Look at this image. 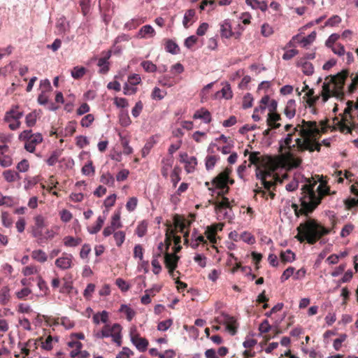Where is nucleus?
Masks as SVG:
<instances>
[{"label":"nucleus","mask_w":358,"mask_h":358,"mask_svg":"<svg viewBox=\"0 0 358 358\" xmlns=\"http://www.w3.org/2000/svg\"><path fill=\"white\" fill-rule=\"evenodd\" d=\"M302 126L298 124L294 128L293 132L287 134L285 138L279 142V152H282L294 150L299 152L315 150L320 152L321 144L317 142L320 130L315 121L302 120Z\"/></svg>","instance_id":"f257e3e1"},{"label":"nucleus","mask_w":358,"mask_h":358,"mask_svg":"<svg viewBox=\"0 0 358 358\" xmlns=\"http://www.w3.org/2000/svg\"><path fill=\"white\" fill-rule=\"evenodd\" d=\"M317 182L314 181L313 183L310 182L309 184L304 185L301 188L302 196L300 198L301 207L300 208L297 204H292V208L294 210L296 217L300 215L308 216L321 203L324 196L331 194L326 182H321L315 191L314 188Z\"/></svg>","instance_id":"f03ea898"},{"label":"nucleus","mask_w":358,"mask_h":358,"mask_svg":"<svg viewBox=\"0 0 358 358\" xmlns=\"http://www.w3.org/2000/svg\"><path fill=\"white\" fill-rule=\"evenodd\" d=\"M331 228H327L312 218L301 223L296 228L295 238L300 243L306 242L310 245L317 243L322 237L331 233Z\"/></svg>","instance_id":"7ed1b4c3"},{"label":"nucleus","mask_w":358,"mask_h":358,"mask_svg":"<svg viewBox=\"0 0 358 358\" xmlns=\"http://www.w3.org/2000/svg\"><path fill=\"white\" fill-rule=\"evenodd\" d=\"M348 76V71L343 70L330 78L327 77L322 85L321 92L322 99L324 103L328 101L331 96L341 98L343 96V85L345 80Z\"/></svg>","instance_id":"20e7f679"},{"label":"nucleus","mask_w":358,"mask_h":358,"mask_svg":"<svg viewBox=\"0 0 358 358\" xmlns=\"http://www.w3.org/2000/svg\"><path fill=\"white\" fill-rule=\"evenodd\" d=\"M20 141L24 143V149L31 153L36 150V146L41 143L43 141V136L41 133H32V130L27 129L22 131L18 136Z\"/></svg>","instance_id":"39448f33"},{"label":"nucleus","mask_w":358,"mask_h":358,"mask_svg":"<svg viewBox=\"0 0 358 358\" xmlns=\"http://www.w3.org/2000/svg\"><path fill=\"white\" fill-rule=\"evenodd\" d=\"M23 116V111L20 110L18 105H13L10 110L6 112L3 120L8 123V127L12 131L18 129L21 126L20 119Z\"/></svg>","instance_id":"423d86ee"},{"label":"nucleus","mask_w":358,"mask_h":358,"mask_svg":"<svg viewBox=\"0 0 358 358\" xmlns=\"http://www.w3.org/2000/svg\"><path fill=\"white\" fill-rule=\"evenodd\" d=\"M230 173L231 170L226 169L213 179L212 185H214L215 188L220 189L217 193L218 196H224L225 194H228L229 191L228 181Z\"/></svg>","instance_id":"0eeeda50"},{"label":"nucleus","mask_w":358,"mask_h":358,"mask_svg":"<svg viewBox=\"0 0 358 358\" xmlns=\"http://www.w3.org/2000/svg\"><path fill=\"white\" fill-rule=\"evenodd\" d=\"M221 197V201L212 202V203L215 206V213L217 215L218 218L220 220H231L232 219L231 202L227 197Z\"/></svg>","instance_id":"6e6552de"},{"label":"nucleus","mask_w":358,"mask_h":358,"mask_svg":"<svg viewBox=\"0 0 358 358\" xmlns=\"http://www.w3.org/2000/svg\"><path fill=\"white\" fill-rule=\"evenodd\" d=\"M103 331L102 335L105 338L111 337L112 341L117 344V346L122 345V327L120 324L115 323L112 326L105 324L101 329Z\"/></svg>","instance_id":"1a4fd4ad"},{"label":"nucleus","mask_w":358,"mask_h":358,"mask_svg":"<svg viewBox=\"0 0 358 358\" xmlns=\"http://www.w3.org/2000/svg\"><path fill=\"white\" fill-rule=\"evenodd\" d=\"M99 10L104 22H109L115 13L114 3L111 0H99Z\"/></svg>","instance_id":"9d476101"},{"label":"nucleus","mask_w":358,"mask_h":358,"mask_svg":"<svg viewBox=\"0 0 358 358\" xmlns=\"http://www.w3.org/2000/svg\"><path fill=\"white\" fill-rule=\"evenodd\" d=\"M215 322L223 324L226 326L227 330L231 334L235 335L237 331V322L234 317L222 313L215 319Z\"/></svg>","instance_id":"9b49d317"},{"label":"nucleus","mask_w":358,"mask_h":358,"mask_svg":"<svg viewBox=\"0 0 358 358\" xmlns=\"http://www.w3.org/2000/svg\"><path fill=\"white\" fill-rule=\"evenodd\" d=\"M13 154L8 145H0V166L3 168L11 166L13 164Z\"/></svg>","instance_id":"f8f14e48"},{"label":"nucleus","mask_w":358,"mask_h":358,"mask_svg":"<svg viewBox=\"0 0 358 358\" xmlns=\"http://www.w3.org/2000/svg\"><path fill=\"white\" fill-rule=\"evenodd\" d=\"M180 257L176 254H169L167 252L164 255V264L166 267L169 269V273L173 278H175L174 271L178 266V262Z\"/></svg>","instance_id":"ddd939ff"},{"label":"nucleus","mask_w":358,"mask_h":358,"mask_svg":"<svg viewBox=\"0 0 358 358\" xmlns=\"http://www.w3.org/2000/svg\"><path fill=\"white\" fill-rule=\"evenodd\" d=\"M73 256L71 254L64 252L62 257L55 260V265L62 270H67L73 266Z\"/></svg>","instance_id":"4468645a"},{"label":"nucleus","mask_w":358,"mask_h":358,"mask_svg":"<svg viewBox=\"0 0 358 358\" xmlns=\"http://www.w3.org/2000/svg\"><path fill=\"white\" fill-rule=\"evenodd\" d=\"M131 341L140 352H145L149 345L148 341L145 338L141 337L138 333H130Z\"/></svg>","instance_id":"2eb2a0df"},{"label":"nucleus","mask_w":358,"mask_h":358,"mask_svg":"<svg viewBox=\"0 0 358 358\" xmlns=\"http://www.w3.org/2000/svg\"><path fill=\"white\" fill-rule=\"evenodd\" d=\"M182 162L185 163V169L187 173H192L194 171L195 167L197 164V160L195 157H188L187 155H180Z\"/></svg>","instance_id":"dca6fc26"},{"label":"nucleus","mask_w":358,"mask_h":358,"mask_svg":"<svg viewBox=\"0 0 358 358\" xmlns=\"http://www.w3.org/2000/svg\"><path fill=\"white\" fill-rule=\"evenodd\" d=\"M262 175L266 179H270L273 180H280L278 175L274 174L273 170L272 169H260L259 166L256 169V177L257 179L262 180Z\"/></svg>","instance_id":"f3484780"},{"label":"nucleus","mask_w":358,"mask_h":358,"mask_svg":"<svg viewBox=\"0 0 358 358\" xmlns=\"http://www.w3.org/2000/svg\"><path fill=\"white\" fill-rule=\"evenodd\" d=\"M191 222L185 219L179 215H176L173 217V224L177 230L183 233L186 228L190 226Z\"/></svg>","instance_id":"a211bd4d"},{"label":"nucleus","mask_w":358,"mask_h":358,"mask_svg":"<svg viewBox=\"0 0 358 358\" xmlns=\"http://www.w3.org/2000/svg\"><path fill=\"white\" fill-rule=\"evenodd\" d=\"M41 111L40 110H34L28 113L25 117V123L28 127L35 126L37 119L40 117Z\"/></svg>","instance_id":"6ab92c4d"},{"label":"nucleus","mask_w":358,"mask_h":358,"mask_svg":"<svg viewBox=\"0 0 358 358\" xmlns=\"http://www.w3.org/2000/svg\"><path fill=\"white\" fill-rule=\"evenodd\" d=\"M110 55L111 52L108 51L105 57L99 59L97 65L100 67V73L105 74L109 71V62L108 60L110 57Z\"/></svg>","instance_id":"aec40b11"},{"label":"nucleus","mask_w":358,"mask_h":358,"mask_svg":"<svg viewBox=\"0 0 358 358\" xmlns=\"http://www.w3.org/2000/svg\"><path fill=\"white\" fill-rule=\"evenodd\" d=\"M281 119L280 115L277 113H269L266 120L268 126L272 129H278L280 127V124L277 122Z\"/></svg>","instance_id":"412c9836"},{"label":"nucleus","mask_w":358,"mask_h":358,"mask_svg":"<svg viewBox=\"0 0 358 358\" xmlns=\"http://www.w3.org/2000/svg\"><path fill=\"white\" fill-rule=\"evenodd\" d=\"M194 119H202L204 122L209 123L211 121V115L210 113L206 108H201L199 110H197L194 115Z\"/></svg>","instance_id":"4be33fe9"},{"label":"nucleus","mask_w":358,"mask_h":358,"mask_svg":"<svg viewBox=\"0 0 358 358\" xmlns=\"http://www.w3.org/2000/svg\"><path fill=\"white\" fill-rule=\"evenodd\" d=\"M221 34L222 37H225L227 38L230 37L237 38L239 36L238 32H234L232 31L231 24H222Z\"/></svg>","instance_id":"5701e85b"},{"label":"nucleus","mask_w":358,"mask_h":358,"mask_svg":"<svg viewBox=\"0 0 358 358\" xmlns=\"http://www.w3.org/2000/svg\"><path fill=\"white\" fill-rule=\"evenodd\" d=\"M296 101L294 99H290L287 102L284 113L288 118L291 119L294 117L296 114Z\"/></svg>","instance_id":"b1692460"},{"label":"nucleus","mask_w":358,"mask_h":358,"mask_svg":"<svg viewBox=\"0 0 358 358\" xmlns=\"http://www.w3.org/2000/svg\"><path fill=\"white\" fill-rule=\"evenodd\" d=\"M285 157L288 163V164L292 168H297L299 167L301 162L302 159L301 158H297L294 156V155L292 153V151L290 152H286L285 153Z\"/></svg>","instance_id":"393cba45"},{"label":"nucleus","mask_w":358,"mask_h":358,"mask_svg":"<svg viewBox=\"0 0 358 358\" xmlns=\"http://www.w3.org/2000/svg\"><path fill=\"white\" fill-rule=\"evenodd\" d=\"M297 65L299 66H301L303 73L307 76H311L314 72V67L313 64L310 62L306 61L304 59H301L298 62Z\"/></svg>","instance_id":"a878e982"},{"label":"nucleus","mask_w":358,"mask_h":358,"mask_svg":"<svg viewBox=\"0 0 358 358\" xmlns=\"http://www.w3.org/2000/svg\"><path fill=\"white\" fill-rule=\"evenodd\" d=\"M348 121V120L346 119V117H343L341 121L338 122V126L339 130L341 132H343V133L346 132V133L352 134V130H354L357 127V125L355 124L352 123V124H351L350 126H349L346 122Z\"/></svg>","instance_id":"bb28decb"},{"label":"nucleus","mask_w":358,"mask_h":358,"mask_svg":"<svg viewBox=\"0 0 358 358\" xmlns=\"http://www.w3.org/2000/svg\"><path fill=\"white\" fill-rule=\"evenodd\" d=\"M245 3L253 9H259L262 11H266L268 8L267 3L264 1L245 0Z\"/></svg>","instance_id":"cd10ccee"},{"label":"nucleus","mask_w":358,"mask_h":358,"mask_svg":"<svg viewBox=\"0 0 358 358\" xmlns=\"http://www.w3.org/2000/svg\"><path fill=\"white\" fill-rule=\"evenodd\" d=\"M2 176L4 180L8 182H13L20 179V174L10 169L6 170L3 172Z\"/></svg>","instance_id":"c85d7f7f"},{"label":"nucleus","mask_w":358,"mask_h":358,"mask_svg":"<svg viewBox=\"0 0 358 358\" xmlns=\"http://www.w3.org/2000/svg\"><path fill=\"white\" fill-rule=\"evenodd\" d=\"M155 29L150 24H146L139 30L138 37L151 38L155 35Z\"/></svg>","instance_id":"c756f323"},{"label":"nucleus","mask_w":358,"mask_h":358,"mask_svg":"<svg viewBox=\"0 0 358 358\" xmlns=\"http://www.w3.org/2000/svg\"><path fill=\"white\" fill-rule=\"evenodd\" d=\"M177 229L175 227L173 228L172 226H169L166 230L165 234V242H166V250L167 251L169 246L171 244L172 238L176 235Z\"/></svg>","instance_id":"7c9ffc66"},{"label":"nucleus","mask_w":358,"mask_h":358,"mask_svg":"<svg viewBox=\"0 0 358 358\" xmlns=\"http://www.w3.org/2000/svg\"><path fill=\"white\" fill-rule=\"evenodd\" d=\"M164 45L166 50L173 55L178 54L180 52L178 45L171 39L166 40Z\"/></svg>","instance_id":"2f4dec72"},{"label":"nucleus","mask_w":358,"mask_h":358,"mask_svg":"<svg viewBox=\"0 0 358 358\" xmlns=\"http://www.w3.org/2000/svg\"><path fill=\"white\" fill-rule=\"evenodd\" d=\"M100 182L109 187H113L115 185V178L109 172L103 173L100 177Z\"/></svg>","instance_id":"473e14b6"},{"label":"nucleus","mask_w":358,"mask_h":358,"mask_svg":"<svg viewBox=\"0 0 358 358\" xmlns=\"http://www.w3.org/2000/svg\"><path fill=\"white\" fill-rule=\"evenodd\" d=\"M108 321V313L106 310L97 313L93 315V322L96 324H99L100 322L106 323Z\"/></svg>","instance_id":"72a5a7b5"},{"label":"nucleus","mask_w":358,"mask_h":358,"mask_svg":"<svg viewBox=\"0 0 358 358\" xmlns=\"http://www.w3.org/2000/svg\"><path fill=\"white\" fill-rule=\"evenodd\" d=\"M64 244L66 247H76L82 243L80 238H74L71 236H67L64 238Z\"/></svg>","instance_id":"f704fd0d"},{"label":"nucleus","mask_w":358,"mask_h":358,"mask_svg":"<svg viewBox=\"0 0 358 358\" xmlns=\"http://www.w3.org/2000/svg\"><path fill=\"white\" fill-rule=\"evenodd\" d=\"M10 289L8 286H4L0 291V303L2 305H6L10 301Z\"/></svg>","instance_id":"c9c22d12"},{"label":"nucleus","mask_w":358,"mask_h":358,"mask_svg":"<svg viewBox=\"0 0 358 358\" xmlns=\"http://www.w3.org/2000/svg\"><path fill=\"white\" fill-rule=\"evenodd\" d=\"M31 257L41 263H43L47 261L48 257L44 251L42 250H36L31 252Z\"/></svg>","instance_id":"e433bc0d"},{"label":"nucleus","mask_w":358,"mask_h":358,"mask_svg":"<svg viewBox=\"0 0 358 358\" xmlns=\"http://www.w3.org/2000/svg\"><path fill=\"white\" fill-rule=\"evenodd\" d=\"M104 221H105L104 217L99 216L96 220L95 225L92 226L90 228H88V231L91 234H95L98 233L101 230V229L104 223Z\"/></svg>","instance_id":"4c0bfd02"},{"label":"nucleus","mask_w":358,"mask_h":358,"mask_svg":"<svg viewBox=\"0 0 358 358\" xmlns=\"http://www.w3.org/2000/svg\"><path fill=\"white\" fill-rule=\"evenodd\" d=\"M87 69L83 66H75L71 72V76L76 80H78L84 76L86 73Z\"/></svg>","instance_id":"58836bf2"},{"label":"nucleus","mask_w":358,"mask_h":358,"mask_svg":"<svg viewBox=\"0 0 358 358\" xmlns=\"http://www.w3.org/2000/svg\"><path fill=\"white\" fill-rule=\"evenodd\" d=\"M120 311L126 315L128 321H131V320L136 315V312L127 305L122 304L120 306Z\"/></svg>","instance_id":"ea45409f"},{"label":"nucleus","mask_w":358,"mask_h":358,"mask_svg":"<svg viewBox=\"0 0 358 358\" xmlns=\"http://www.w3.org/2000/svg\"><path fill=\"white\" fill-rule=\"evenodd\" d=\"M280 260L284 262H291L295 259V254L290 250H287L280 253Z\"/></svg>","instance_id":"a19ab883"},{"label":"nucleus","mask_w":358,"mask_h":358,"mask_svg":"<svg viewBox=\"0 0 358 358\" xmlns=\"http://www.w3.org/2000/svg\"><path fill=\"white\" fill-rule=\"evenodd\" d=\"M81 12L84 16H87L90 13L91 0H79Z\"/></svg>","instance_id":"79ce46f5"},{"label":"nucleus","mask_w":358,"mask_h":358,"mask_svg":"<svg viewBox=\"0 0 358 358\" xmlns=\"http://www.w3.org/2000/svg\"><path fill=\"white\" fill-rule=\"evenodd\" d=\"M15 205V199L12 196H3L0 192V206H5L6 207H12Z\"/></svg>","instance_id":"37998d69"},{"label":"nucleus","mask_w":358,"mask_h":358,"mask_svg":"<svg viewBox=\"0 0 358 358\" xmlns=\"http://www.w3.org/2000/svg\"><path fill=\"white\" fill-rule=\"evenodd\" d=\"M62 155V150H56L52 152L46 162L49 166H54L59 160Z\"/></svg>","instance_id":"c03bdc74"},{"label":"nucleus","mask_w":358,"mask_h":358,"mask_svg":"<svg viewBox=\"0 0 358 358\" xmlns=\"http://www.w3.org/2000/svg\"><path fill=\"white\" fill-rule=\"evenodd\" d=\"M110 225L113 227L115 229H120L122 227V224L120 222V211L118 210L114 213L112 216V220L110 222Z\"/></svg>","instance_id":"a18cd8bd"},{"label":"nucleus","mask_w":358,"mask_h":358,"mask_svg":"<svg viewBox=\"0 0 358 358\" xmlns=\"http://www.w3.org/2000/svg\"><path fill=\"white\" fill-rule=\"evenodd\" d=\"M43 229L31 228V234L33 237L36 238L38 243H45V238L43 233Z\"/></svg>","instance_id":"49530a36"},{"label":"nucleus","mask_w":358,"mask_h":358,"mask_svg":"<svg viewBox=\"0 0 358 358\" xmlns=\"http://www.w3.org/2000/svg\"><path fill=\"white\" fill-rule=\"evenodd\" d=\"M216 234L217 229H213V227H210V226L207 227L205 234L210 243H216Z\"/></svg>","instance_id":"de8ad7c7"},{"label":"nucleus","mask_w":358,"mask_h":358,"mask_svg":"<svg viewBox=\"0 0 358 358\" xmlns=\"http://www.w3.org/2000/svg\"><path fill=\"white\" fill-rule=\"evenodd\" d=\"M219 157L215 155H208L206 158V168L207 170L213 169Z\"/></svg>","instance_id":"09e8293b"},{"label":"nucleus","mask_w":358,"mask_h":358,"mask_svg":"<svg viewBox=\"0 0 358 358\" xmlns=\"http://www.w3.org/2000/svg\"><path fill=\"white\" fill-rule=\"evenodd\" d=\"M34 224L32 228L43 229L45 227V219L41 215H36L34 218Z\"/></svg>","instance_id":"8fccbe9b"},{"label":"nucleus","mask_w":358,"mask_h":358,"mask_svg":"<svg viewBox=\"0 0 358 358\" xmlns=\"http://www.w3.org/2000/svg\"><path fill=\"white\" fill-rule=\"evenodd\" d=\"M81 171L83 174L85 176L94 175L95 169L93 166L92 162L89 161L84 166H83Z\"/></svg>","instance_id":"3c124183"},{"label":"nucleus","mask_w":358,"mask_h":358,"mask_svg":"<svg viewBox=\"0 0 358 358\" xmlns=\"http://www.w3.org/2000/svg\"><path fill=\"white\" fill-rule=\"evenodd\" d=\"M141 66L148 73H153L157 71V66L150 61H143L141 62Z\"/></svg>","instance_id":"603ef678"},{"label":"nucleus","mask_w":358,"mask_h":358,"mask_svg":"<svg viewBox=\"0 0 358 358\" xmlns=\"http://www.w3.org/2000/svg\"><path fill=\"white\" fill-rule=\"evenodd\" d=\"M116 245L120 247L125 240V233L122 231H118L113 234Z\"/></svg>","instance_id":"864d4df0"},{"label":"nucleus","mask_w":358,"mask_h":358,"mask_svg":"<svg viewBox=\"0 0 358 358\" xmlns=\"http://www.w3.org/2000/svg\"><path fill=\"white\" fill-rule=\"evenodd\" d=\"M173 320L168 319L162 322H159L157 325V330L161 331H165L168 330L173 324Z\"/></svg>","instance_id":"5fc2aeb1"},{"label":"nucleus","mask_w":358,"mask_h":358,"mask_svg":"<svg viewBox=\"0 0 358 358\" xmlns=\"http://www.w3.org/2000/svg\"><path fill=\"white\" fill-rule=\"evenodd\" d=\"M259 155L260 153L259 152H253L250 154V164H248V166H250L252 164L257 166L259 164L261 163Z\"/></svg>","instance_id":"6e6d98bb"},{"label":"nucleus","mask_w":358,"mask_h":358,"mask_svg":"<svg viewBox=\"0 0 358 358\" xmlns=\"http://www.w3.org/2000/svg\"><path fill=\"white\" fill-rule=\"evenodd\" d=\"M2 224L5 227H10L13 224V220L8 212H2L1 213Z\"/></svg>","instance_id":"4d7b16f0"},{"label":"nucleus","mask_w":358,"mask_h":358,"mask_svg":"<svg viewBox=\"0 0 358 358\" xmlns=\"http://www.w3.org/2000/svg\"><path fill=\"white\" fill-rule=\"evenodd\" d=\"M94 115L92 114H87L82 118L80 124L83 127H89L94 122Z\"/></svg>","instance_id":"13d9d810"},{"label":"nucleus","mask_w":358,"mask_h":358,"mask_svg":"<svg viewBox=\"0 0 358 358\" xmlns=\"http://www.w3.org/2000/svg\"><path fill=\"white\" fill-rule=\"evenodd\" d=\"M150 295H155L154 289L145 290V294L143 296L141 299V303L145 305L149 304L151 302Z\"/></svg>","instance_id":"bf43d9fd"},{"label":"nucleus","mask_w":358,"mask_h":358,"mask_svg":"<svg viewBox=\"0 0 358 358\" xmlns=\"http://www.w3.org/2000/svg\"><path fill=\"white\" fill-rule=\"evenodd\" d=\"M115 284L122 292H127L130 288L129 283L120 278L116 279Z\"/></svg>","instance_id":"052dcab7"},{"label":"nucleus","mask_w":358,"mask_h":358,"mask_svg":"<svg viewBox=\"0 0 358 358\" xmlns=\"http://www.w3.org/2000/svg\"><path fill=\"white\" fill-rule=\"evenodd\" d=\"M253 97L251 94H246L243 100V108L246 109L252 106Z\"/></svg>","instance_id":"680f3d73"},{"label":"nucleus","mask_w":358,"mask_h":358,"mask_svg":"<svg viewBox=\"0 0 358 358\" xmlns=\"http://www.w3.org/2000/svg\"><path fill=\"white\" fill-rule=\"evenodd\" d=\"M29 164L27 159H22L20 161L16 166V169L19 172H27L29 170Z\"/></svg>","instance_id":"e2e57ef3"},{"label":"nucleus","mask_w":358,"mask_h":358,"mask_svg":"<svg viewBox=\"0 0 358 358\" xmlns=\"http://www.w3.org/2000/svg\"><path fill=\"white\" fill-rule=\"evenodd\" d=\"M180 170L178 167H175L171 174V181L174 187H176L178 182L180 180V177L179 175Z\"/></svg>","instance_id":"0e129e2a"},{"label":"nucleus","mask_w":358,"mask_h":358,"mask_svg":"<svg viewBox=\"0 0 358 358\" xmlns=\"http://www.w3.org/2000/svg\"><path fill=\"white\" fill-rule=\"evenodd\" d=\"M134 352L129 348L124 347L121 352H120L116 358H129L131 355H133Z\"/></svg>","instance_id":"69168bd1"},{"label":"nucleus","mask_w":358,"mask_h":358,"mask_svg":"<svg viewBox=\"0 0 358 358\" xmlns=\"http://www.w3.org/2000/svg\"><path fill=\"white\" fill-rule=\"evenodd\" d=\"M138 199L136 197H131L127 202L126 208L128 211L131 212L135 210L137 206Z\"/></svg>","instance_id":"338daca9"},{"label":"nucleus","mask_w":358,"mask_h":358,"mask_svg":"<svg viewBox=\"0 0 358 358\" xmlns=\"http://www.w3.org/2000/svg\"><path fill=\"white\" fill-rule=\"evenodd\" d=\"M137 91V88L130 85L129 83H126L123 87V93L125 95L134 94Z\"/></svg>","instance_id":"774afa93"}]
</instances>
